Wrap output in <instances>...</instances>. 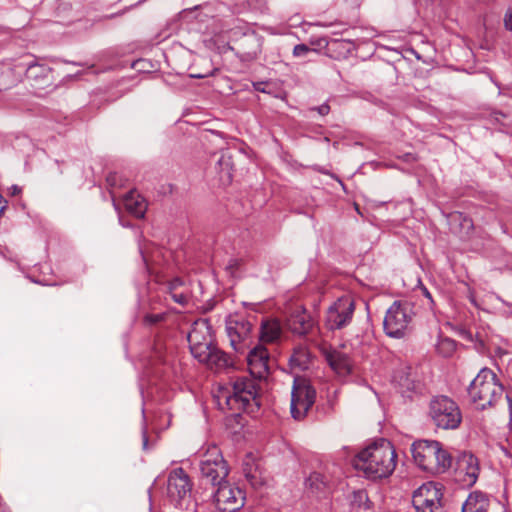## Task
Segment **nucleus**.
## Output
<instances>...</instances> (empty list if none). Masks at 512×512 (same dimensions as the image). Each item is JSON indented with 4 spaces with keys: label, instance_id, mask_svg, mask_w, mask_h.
Segmentation results:
<instances>
[{
    "label": "nucleus",
    "instance_id": "1",
    "mask_svg": "<svg viewBox=\"0 0 512 512\" xmlns=\"http://www.w3.org/2000/svg\"><path fill=\"white\" fill-rule=\"evenodd\" d=\"M396 452L393 445L386 440L373 443L360 451L353 464L362 470L367 478L381 479L392 474L396 466Z\"/></svg>",
    "mask_w": 512,
    "mask_h": 512
},
{
    "label": "nucleus",
    "instance_id": "2",
    "mask_svg": "<svg viewBox=\"0 0 512 512\" xmlns=\"http://www.w3.org/2000/svg\"><path fill=\"white\" fill-rule=\"evenodd\" d=\"M411 453L415 464L432 475L445 473L453 461L449 451L436 440L414 441L411 445Z\"/></svg>",
    "mask_w": 512,
    "mask_h": 512
},
{
    "label": "nucleus",
    "instance_id": "3",
    "mask_svg": "<svg viewBox=\"0 0 512 512\" xmlns=\"http://www.w3.org/2000/svg\"><path fill=\"white\" fill-rule=\"evenodd\" d=\"M503 393V385L489 368L481 369L468 387L471 401L481 410L495 406L502 399Z\"/></svg>",
    "mask_w": 512,
    "mask_h": 512
},
{
    "label": "nucleus",
    "instance_id": "4",
    "mask_svg": "<svg viewBox=\"0 0 512 512\" xmlns=\"http://www.w3.org/2000/svg\"><path fill=\"white\" fill-rule=\"evenodd\" d=\"M428 415L437 428L444 430L456 429L462 421L458 405L443 395L431 399Z\"/></svg>",
    "mask_w": 512,
    "mask_h": 512
},
{
    "label": "nucleus",
    "instance_id": "5",
    "mask_svg": "<svg viewBox=\"0 0 512 512\" xmlns=\"http://www.w3.org/2000/svg\"><path fill=\"white\" fill-rule=\"evenodd\" d=\"M199 470L202 479L213 486L227 481L229 474L227 462L217 446L209 447L199 456Z\"/></svg>",
    "mask_w": 512,
    "mask_h": 512
},
{
    "label": "nucleus",
    "instance_id": "6",
    "mask_svg": "<svg viewBox=\"0 0 512 512\" xmlns=\"http://www.w3.org/2000/svg\"><path fill=\"white\" fill-rule=\"evenodd\" d=\"M315 401L316 390L310 381L304 377H295L291 390V416L297 421L303 420Z\"/></svg>",
    "mask_w": 512,
    "mask_h": 512
},
{
    "label": "nucleus",
    "instance_id": "7",
    "mask_svg": "<svg viewBox=\"0 0 512 512\" xmlns=\"http://www.w3.org/2000/svg\"><path fill=\"white\" fill-rule=\"evenodd\" d=\"M412 320V309L408 303L394 301L388 308L383 321L384 331L391 338L400 339L406 335Z\"/></svg>",
    "mask_w": 512,
    "mask_h": 512
},
{
    "label": "nucleus",
    "instance_id": "8",
    "mask_svg": "<svg viewBox=\"0 0 512 512\" xmlns=\"http://www.w3.org/2000/svg\"><path fill=\"white\" fill-rule=\"evenodd\" d=\"M354 311L355 303L350 296L338 298L327 310V328L334 331L348 326L352 321Z\"/></svg>",
    "mask_w": 512,
    "mask_h": 512
},
{
    "label": "nucleus",
    "instance_id": "9",
    "mask_svg": "<svg viewBox=\"0 0 512 512\" xmlns=\"http://www.w3.org/2000/svg\"><path fill=\"white\" fill-rule=\"evenodd\" d=\"M441 487L434 482L420 486L412 496V504L417 512H437L441 508Z\"/></svg>",
    "mask_w": 512,
    "mask_h": 512
},
{
    "label": "nucleus",
    "instance_id": "10",
    "mask_svg": "<svg viewBox=\"0 0 512 512\" xmlns=\"http://www.w3.org/2000/svg\"><path fill=\"white\" fill-rule=\"evenodd\" d=\"M216 508L221 512H236L241 509L245 503L244 492L225 481L218 485L213 494Z\"/></svg>",
    "mask_w": 512,
    "mask_h": 512
},
{
    "label": "nucleus",
    "instance_id": "11",
    "mask_svg": "<svg viewBox=\"0 0 512 512\" xmlns=\"http://www.w3.org/2000/svg\"><path fill=\"white\" fill-rule=\"evenodd\" d=\"M252 327L251 322L245 317L230 318L226 322V333L231 347L236 352H243L249 346Z\"/></svg>",
    "mask_w": 512,
    "mask_h": 512
},
{
    "label": "nucleus",
    "instance_id": "12",
    "mask_svg": "<svg viewBox=\"0 0 512 512\" xmlns=\"http://www.w3.org/2000/svg\"><path fill=\"white\" fill-rule=\"evenodd\" d=\"M262 37L256 32H246L241 35L240 38L236 39L234 46H229V49L235 53V55L242 62H252L257 59L261 52Z\"/></svg>",
    "mask_w": 512,
    "mask_h": 512
},
{
    "label": "nucleus",
    "instance_id": "13",
    "mask_svg": "<svg viewBox=\"0 0 512 512\" xmlns=\"http://www.w3.org/2000/svg\"><path fill=\"white\" fill-rule=\"evenodd\" d=\"M192 485L189 476L183 468H176L169 474L167 480V495L172 502L179 505L191 494Z\"/></svg>",
    "mask_w": 512,
    "mask_h": 512
},
{
    "label": "nucleus",
    "instance_id": "14",
    "mask_svg": "<svg viewBox=\"0 0 512 512\" xmlns=\"http://www.w3.org/2000/svg\"><path fill=\"white\" fill-rule=\"evenodd\" d=\"M479 471L478 459L470 453H463L457 461L455 479L461 486L471 487L476 483Z\"/></svg>",
    "mask_w": 512,
    "mask_h": 512
},
{
    "label": "nucleus",
    "instance_id": "15",
    "mask_svg": "<svg viewBox=\"0 0 512 512\" xmlns=\"http://www.w3.org/2000/svg\"><path fill=\"white\" fill-rule=\"evenodd\" d=\"M270 356L263 345H257L247 355V365L251 376L264 379L269 374Z\"/></svg>",
    "mask_w": 512,
    "mask_h": 512
},
{
    "label": "nucleus",
    "instance_id": "16",
    "mask_svg": "<svg viewBox=\"0 0 512 512\" xmlns=\"http://www.w3.org/2000/svg\"><path fill=\"white\" fill-rule=\"evenodd\" d=\"M187 340L195 358L206 357L203 353L212 345L207 324L205 322L195 323L188 333Z\"/></svg>",
    "mask_w": 512,
    "mask_h": 512
},
{
    "label": "nucleus",
    "instance_id": "17",
    "mask_svg": "<svg viewBox=\"0 0 512 512\" xmlns=\"http://www.w3.org/2000/svg\"><path fill=\"white\" fill-rule=\"evenodd\" d=\"M257 386L258 385L255 378L248 379L246 377H239L234 381L233 395L230 399L241 402L244 408L251 402H255V404L258 406L259 403L257 402Z\"/></svg>",
    "mask_w": 512,
    "mask_h": 512
},
{
    "label": "nucleus",
    "instance_id": "18",
    "mask_svg": "<svg viewBox=\"0 0 512 512\" xmlns=\"http://www.w3.org/2000/svg\"><path fill=\"white\" fill-rule=\"evenodd\" d=\"M18 69L25 71V77L35 86L46 85L50 80L51 68L35 61L20 63Z\"/></svg>",
    "mask_w": 512,
    "mask_h": 512
},
{
    "label": "nucleus",
    "instance_id": "19",
    "mask_svg": "<svg viewBox=\"0 0 512 512\" xmlns=\"http://www.w3.org/2000/svg\"><path fill=\"white\" fill-rule=\"evenodd\" d=\"M203 355L206 357L198 358L199 362L206 363L211 369L218 371L233 366L231 356L213 345Z\"/></svg>",
    "mask_w": 512,
    "mask_h": 512
},
{
    "label": "nucleus",
    "instance_id": "20",
    "mask_svg": "<svg viewBox=\"0 0 512 512\" xmlns=\"http://www.w3.org/2000/svg\"><path fill=\"white\" fill-rule=\"evenodd\" d=\"M314 326V321L306 310L296 311L288 319L289 329L298 335L308 334Z\"/></svg>",
    "mask_w": 512,
    "mask_h": 512
},
{
    "label": "nucleus",
    "instance_id": "21",
    "mask_svg": "<svg viewBox=\"0 0 512 512\" xmlns=\"http://www.w3.org/2000/svg\"><path fill=\"white\" fill-rule=\"evenodd\" d=\"M324 356L329 366L340 375H345L351 371V363L349 357L338 350H324Z\"/></svg>",
    "mask_w": 512,
    "mask_h": 512
},
{
    "label": "nucleus",
    "instance_id": "22",
    "mask_svg": "<svg viewBox=\"0 0 512 512\" xmlns=\"http://www.w3.org/2000/svg\"><path fill=\"white\" fill-rule=\"evenodd\" d=\"M394 380L402 393L417 391L420 386V382L416 379L410 366L399 368L394 374Z\"/></svg>",
    "mask_w": 512,
    "mask_h": 512
},
{
    "label": "nucleus",
    "instance_id": "23",
    "mask_svg": "<svg viewBox=\"0 0 512 512\" xmlns=\"http://www.w3.org/2000/svg\"><path fill=\"white\" fill-rule=\"evenodd\" d=\"M282 328L275 319L263 320L260 326L259 339L263 343H274L280 339Z\"/></svg>",
    "mask_w": 512,
    "mask_h": 512
},
{
    "label": "nucleus",
    "instance_id": "24",
    "mask_svg": "<svg viewBox=\"0 0 512 512\" xmlns=\"http://www.w3.org/2000/svg\"><path fill=\"white\" fill-rule=\"evenodd\" d=\"M488 506L489 500L486 495L480 491H474L462 504V512H487Z\"/></svg>",
    "mask_w": 512,
    "mask_h": 512
},
{
    "label": "nucleus",
    "instance_id": "25",
    "mask_svg": "<svg viewBox=\"0 0 512 512\" xmlns=\"http://www.w3.org/2000/svg\"><path fill=\"white\" fill-rule=\"evenodd\" d=\"M124 205L129 213L137 218H143L146 212V203L144 199L134 191H130L124 197Z\"/></svg>",
    "mask_w": 512,
    "mask_h": 512
},
{
    "label": "nucleus",
    "instance_id": "26",
    "mask_svg": "<svg viewBox=\"0 0 512 512\" xmlns=\"http://www.w3.org/2000/svg\"><path fill=\"white\" fill-rule=\"evenodd\" d=\"M309 362L310 352L305 346L296 347L289 358L290 366L301 371H304L308 368Z\"/></svg>",
    "mask_w": 512,
    "mask_h": 512
},
{
    "label": "nucleus",
    "instance_id": "27",
    "mask_svg": "<svg viewBox=\"0 0 512 512\" xmlns=\"http://www.w3.org/2000/svg\"><path fill=\"white\" fill-rule=\"evenodd\" d=\"M217 166L219 167L221 179H225L226 181L230 182L233 168L231 156L228 154H222L217 161Z\"/></svg>",
    "mask_w": 512,
    "mask_h": 512
},
{
    "label": "nucleus",
    "instance_id": "28",
    "mask_svg": "<svg viewBox=\"0 0 512 512\" xmlns=\"http://www.w3.org/2000/svg\"><path fill=\"white\" fill-rule=\"evenodd\" d=\"M449 221L451 224H459L461 231L468 234L473 229V222L470 217L462 212H453L449 215Z\"/></svg>",
    "mask_w": 512,
    "mask_h": 512
},
{
    "label": "nucleus",
    "instance_id": "29",
    "mask_svg": "<svg viewBox=\"0 0 512 512\" xmlns=\"http://www.w3.org/2000/svg\"><path fill=\"white\" fill-rule=\"evenodd\" d=\"M436 350L443 357H450L456 350V342L447 337L441 338L436 345Z\"/></svg>",
    "mask_w": 512,
    "mask_h": 512
},
{
    "label": "nucleus",
    "instance_id": "30",
    "mask_svg": "<svg viewBox=\"0 0 512 512\" xmlns=\"http://www.w3.org/2000/svg\"><path fill=\"white\" fill-rule=\"evenodd\" d=\"M167 317V313H147L143 318V323L147 327L156 326L157 324L163 322Z\"/></svg>",
    "mask_w": 512,
    "mask_h": 512
},
{
    "label": "nucleus",
    "instance_id": "31",
    "mask_svg": "<svg viewBox=\"0 0 512 512\" xmlns=\"http://www.w3.org/2000/svg\"><path fill=\"white\" fill-rule=\"evenodd\" d=\"M174 302L185 306L189 302V296L186 291H172L169 292Z\"/></svg>",
    "mask_w": 512,
    "mask_h": 512
},
{
    "label": "nucleus",
    "instance_id": "32",
    "mask_svg": "<svg viewBox=\"0 0 512 512\" xmlns=\"http://www.w3.org/2000/svg\"><path fill=\"white\" fill-rule=\"evenodd\" d=\"M311 51H315V50L310 48L306 44H297L293 48V55L295 57H304Z\"/></svg>",
    "mask_w": 512,
    "mask_h": 512
},
{
    "label": "nucleus",
    "instance_id": "33",
    "mask_svg": "<svg viewBox=\"0 0 512 512\" xmlns=\"http://www.w3.org/2000/svg\"><path fill=\"white\" fill-rule=\"evenodd\" d=\"M183 281L180 278L173 279L168 285V291H179V288L183 286Z\"/></svg>",
    "mask_w": 512,
    "mask_h": 512
},
{
    "label": "nucleus",
    "instance_id": "34",
    "mask_svg": "<svg viewBox=\"0 0 512 512\" xmlns=\"http://www.w3.org/2000/svg\"><path fill=\"white\" fill-rule=\"evenodd\" d=\"M504 26L507 30L512 31V9H508L504 15Z\"/></svg>",
    "mask_w": 512,
    "mask_h": 512
},
{
    "label": "nucleus",
    "instance_id": "35",
    "mask_svg": "<svg viewBox=\"0 0 512 512\" xmlns=\"http://www.w3.org/2000/svg\"><path fill=\"white\" fill-rule=\"evenodd\" d=\"M309 481L312 482V484H314L315 482H320L321 484H323L324 486L327 485V482H326V479L324 476H322L321 474L319 473H314L312 474L310 477H309Z\"/></svg>",
    "mask_w": 512,
    "mask_h": 512
},
{
    "label": "nucleus",
    "instance_id": "36",
    "mask_svg": "<svg viewBox=\"0 0 512 512\" xmlns=\"http://www.w3.org/2000/svg\"><path fill=\"white\" fill-rule=\"evenodd\" d=\"M313 110H317V112L322 115V116H325L329 113L330 111V106L327 104V103H324L316 108H313Z\"/></svg>",
    "mask_w": 512,
    "mask_h": 512
},
{
    "label": "nucleus",
    "instance_id": "37",
    "mask_svg": "<svg viewBox=\"0 0 512 512\" xmlns=\"http://www.w3.org/2000/svg\"><path fill=\"white\" fill-rule=\"evenodd\" d=\"M107 183L110 185V186H116V183H117V174L116 173H110L108 176H107Z\"/></svg>",
    "mask_w": 512,
    "mask_h": 512
},
{
    "label": "nucleus",
    "instance_id": "38",
    "mask_svg": "<svg viewBox=\"0 0 512 512\" xmlns=\"http://www.w3.org/2000/svg\"><path fill=\"white\" fill-rule=\"evenodd\" d=\"M148 443H149V440H148L146 429H143V432H142V447H143V450H148Z\"/></svg>",
    "mask_w": 512,
    "mask_h": 512
},
{
    "label": "nucleus",
    "instance_id": "39",
    "mask_svg": "<svg viewBox=\"0 0 512 512\" xmlns=\"http://www.w3.org/2000/svg\"><path fill=\"white\" fill-rule=\"evenodd\" d=\"M420 289H421L422 294L429 300V302L431 304H433L434 301H433L432 295L429 292V290L425 286H422Z\"/></svg>",
    "mask_w": 512,
    "mask_h": 512
},
{
    "label": "nucleus",
    "instance_id": "40",
    "mask_svg": "<svg viewBox=\"0 0 512 512\" xmlns=\"http://www.w3.org/2000/svg\"><path fill=\"white\" fill-rule=\"evenodd\" d=\"M145 251H146V247L141 242H139V252H140L144 262L147 261L146 256H145Z\"/></svg>",
    "mask_w": 512,
    "mask_h": 512
},
{
    "label": "nucleus",
    "instance_id": "41",
    "mask_svg": "<svg viewBox=\"0 0 512 512\" xmlns=\"http://www.w3.org/2000/svg\"><path fill=\"white\" fill-rule=\"evenodd\" d=\"M6 203H7V201L3 200V197L0 194V216L3 214L4 210L6 209V205H5Z\"/></svg>",
    "mask_w": 512,
    "mask_h": 512
},
{
    "label": "nucleus",
    "instance_id": "42",
    "mask_svg": "<svg viewBox=\"0 0 512 512\" xmlns=\"http://www.w3.org/2000/svg\"><path fill=\"white\" fill-rule=\"evenodd\" d=\"M355 499H359L361 501L362 499H367V495L364 491H358L355 493Z\"/></svg>",
    "mask_w": 512,
    "mask_h": 512
},
{
    "label": "nucleus",
    "instance_id": "43",
    "mask_svg": "<svg viewBox=\"0 0 512 512\" xmlns=\"http://www.w3.org/2000/svg\"><path fill=\"white\" fill-rule=\"evenodd\" d=\"M263 85L264 83L262 82H258V83H255L254 84V87L257 91H261V92H265L264 88H263Z\"/></svg>",
    "mask_w": 512,
    "mask_h": 512
},
{
    "label": "nucleus",
    "instance_id": "44",
    "mask_svg": "<svg viewBox=\"0 0 512 512\" xmlns=\"http://www.w3.org/2000/svg\"><path fill=\"white\" fill-rule=\"evenodd\" d=\"M20 191H21V189L17 185H13L11 187L12 195H16V194L20 193Z\"/></svg>",
    "mask_w": 512,
    "mask_h": 512
},
{
    "label": "nucleus",
    "instance_id": "45",
    "mask_svg": "<svg viewBox=\"0 0 512 512\" xmlns=\"http://www.w3.org/2000/svg\"><path fill=\"white\" fill-rule=\"evenodd\" d=\"M405 160L406 161H415L416 157L413 154L408 153L405 155Z\"/></svg>",
    "mask_w": 512,
    "mask_h": 512
},
{
    "label": "nucleus",
    "instance_id": "46",
    "mask_svg": "<svg viewBox=\"0 0 512 512\" xmlns=\"http://www.w3.org/2000/svg\"><path fill=\"white\" fill-rule=\"evenodd\" d=\"M507 401H508L510 413L512 414V399L509 396H507Z\"/></svg>",
    "mask_w": 512,
    "mask_h": 512
},
{
    "label": "nucleus",
    "instance_id": "47",
    "mask_svg": "<svg viewBox=\"0 0 512 512\" xmlns=\"http://www.w3.org/2000/svg\"><path fill=\"white\" fill-rule=\"evenodd\" d=\"M230 262H231V263H230V266H231V267H232V266H236V265H238V261H237L236 259H233V260H231Z\"/></svg>",
    "mask_w": 512,
    "mask_h": 512
},
{
    "label": "nucleus",
    "instance_id": "48",
    "mask_svg": "<svg viewBox=\"0 0 512 512\" xmlns=\"http://www.w3.org/2000/svg\"><path fill=\"white\" fill-rule=\"evenodd\" d=\"M246 477H251V478H255V476H253V475H250V473H247V474H246Z\"/></svg>",
    "mask_w": 512,
    "mask_h": 512
}]
</instances>
